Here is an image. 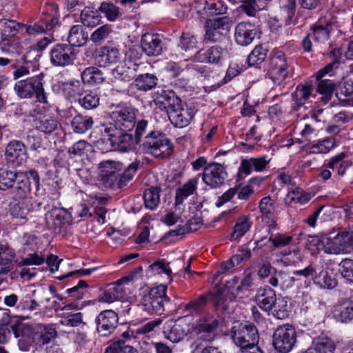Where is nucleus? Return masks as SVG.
Instances as JSON below:
<instances>
[{
    "label": "nucleus",
    "instance_id": "c85d7f7f",
    "mask_svg": "<svg viewBox=\"0 0 353 353\" xmlns=\"http://www.w3.org/2000/svg\"><path fill=\"white\" fill-rule=\"evenodd\" d=\"M197 185L198 179L192 178L184 183L181 188H177L175 194V205H181L189 196L193 194L197 189Z\"/></svg>",
    "mask_w": 353,
    "mask_h": 353
},
{
    "label": "nucleus",
    "instance_id": "c756f323",
    "mask_svg": "<svg viewBox=\"0 0 353 353\" xmlns=\"http://www.w3.org/2000/svg\"><path fill=\"white\" fill-rule=\"evenodd\" d=\"M253 222L249 216L242 215L239 216L233 228V232L230 235V240L237 241L244 236L252 227Z\"/></svg>",
    "mask_w": 353,
    "mask_h": 353
},
{
    "label": "nucleus",
    "instance_id": "f704fd0d",
    "mask_svg": "<svg viewBox=\"0 0 353 353\" xmlns=\"http://www.w3.org/2000/svg\"><path fill=\"white\" fill-rule=\"evenodd\" d=\"M93 125V119L91 117L77 114L71 121V126L76 133L83 134L90 130Z\"/></svg>",
    "mask_w": 353,
    "mask_h": 353
},
{
    "label": "nucleus",
    "instance_id": "052dcab7",
    "mask_svg": "<svg viewBox=\"0 0 353 353\" xmlns=\"http://www.w3.org/2000/svg\"><path fill=\"white\" fill-rule=\"evenodd\" d=\"M331 26L327 24L325 26L322 25L316 26L312 29L311 34L313 39L320 43H323L327 40L329 37Z\"/></svg>",
    "mask_w": 353,
    "mask_h": 353
},
{
    "label": "nucleus",
    "instance_id": "5701e85b",
    "mask_svg": "<svg viewBox=\"0 0 353 353\" xmlns=\"http://www.w3.org/2000/svg\"><path fill=\"white\" fill-rule=\"evenodd\" d=\"M301 281L300 278H295L282 270H276L270 278L268 283L274 288L285 291L292 288L296 281Z\"/></svg>",
    "mask_w": 353,
    "mask_h": 353
},
{
    "label": "nucleus",
    "instance_id": "aec40b11",
    "mask_svg": "<svg viewBox=\"0 0 353 353\" xmlns=\"http://www.w3.org/2000/svg\"><path fill=\"white\" fill-rule=\"evenodd\" d=\"M168 115L174 125L183 128L187 126L193 118V112L190 108L182 107L181 101L174 108L168 110Z\"/></svg>",
    "mask_w": 353,
    "mask_h": 353
},
{
    "label": "nucleus",
    "instance_id": "e2e57ef3",
    "mask_svg": "<svg viewBox=\"0 0 353 353\" xmlns=\"http://www.w3.org/2000/svg\"><path fill=\"white\" fill-rule=\"evenodd\" d=\"M339 266L341 276L353 284V260L345 259L340 263Z\"/></svg>",
    "mask_w": 353,
    "mask_h": 353
},
{
    "label": "nucleus",
    "instance_id": "f03ea898",
    "mask_svg": "<svg viewBox=\"0 0 353 353\" xmlns=\"http://www.w3.org/2000/svg\"><path fill=\"white\" fill-rule=\"evenodd\" d=\"M48 190L49 199L52 200V209L46 214V229L50 232L46 234L51 236L57 233V230L68 223L70 217L67 210L61 207L59 201L60 187L58 181L52 180L48 183Z\"/></svg>",
    "mask_w": 353,
    "mask_h": 353
},
{
    "label": "nucleus",
    "instance_id": "4468645a",
    "mask_svg": "<svg viewBox=\"0 0 353 353\" xmlns=\"http://www.w3.org/2000/svg\"><path fill=\"white\" fill-rule=\"evenodd\" d=\"M118 315L113 310H104L101 312L96 319L97 330L101 336L110 335L118 324Z\"/></svg>",
    "mask_w": 353,
    "mask_h": 353
},
{
    "label": "nucleus",
    "instance_id": "473e14b6",
    "mask_svg": "<svg viewBox=\"0 0 353 353\" xmlns=\"http://www.w3.org/2000/svg\"><path fill=\"white\" fill-rule=\"evenodd\" d=\"M314 283L322 289L332 290L337 285V281L327 270H322L313 277Z\"/></svg>",
    "mask_w": 353,
    "mask_h": 353
},
{
    "label": "nucleus",
    "instance_id": "5fc2aeb1",
    "mask_svg": "<svg viewBox=\"0 0 353 353\" xmlns=\"http://www.w3.org/2000/svg\"><path fill=\"white\" fill-rule=\"evenodd\" d=\"M292 240V236L283 233L272 234L268 239V241L270 242L272 245L275 248L285 247L290 245Z\"/></svg>",
    "mask_w": 353,
    "mask_h": 353
},
{
    "label": "nucleus",
    "instance_id": "f8f14e48",
    "mask_svg": "<svg viewBox=\"0 0 353 353\" xmlns=\"http://www.w3.org/2000/svg\"><path fill=\"white\" fill-rule=\"evenodd\" d=\"M60 26L58 6L52 4L46 8V35L49 36H46V46L59 37L58 30Z\"/></svg>",
    "mask_w": 353,
    "mask_h": 353
},
{
    "label": "nucleus",
    "instance_id": "f257e3e1",
    "mask_svg": "<svg viewBox=\"0 0 353 353\" xmlns=\"http://www.w3.org/2000/svg\"><path fill=\"white\" fill-rule=\"evenodd\" d=\"M139 165L140 162L135 161L124 170L123 164L119 161L108 160L101 162L99 165L101 181L105 187L121 188L133 178Z\"/></svg>",
    "mask_w": 353,
    "mask_h": 353
},
{
    "label": "nucleus",
    "instance_id": "2f4dec72",
    "mask_svg": "<svg viewBox=\"0 0 353 353\" xmlns=\"http://www.w3.org/2000/svg\"><path fill=\"white\" fill-rule=\"evenodd\" d=\"M139 65L134 62L129 61L125 66L119 65L113 70L115 78L124 81H129L135 76V72Z\"/></svg>",
    "mask_w": 353,
    "mask_h": 353
},
{
    "label": "nucleus",
    "instance_id": "bb28decb",
    "mask_svg": "<svg viewBox=\"0 0 353 353\" xmlns=\"http://www.w3.org/2000/svg\"><path fill=\"white\" fill-rule=\"evenodd\" d=\"M31 181L28 174L23 172H18L12 192L16 194L18 199H24L31 190Z\"/></svg>",
    "mask_w": 353,
    "mask_h": 353
},
{
    "label": "nucleus",
    "instance_id": "603ef678",
    "mask_svg": "<svg viewBox=\"0 0 353 353\" xmlns=\"http://www.w3.org/2000/svg\"><path fill=\"white\" fill-rule=\"evenodd\" d=\"M0 26H2L1 37H13L18 32L21 24L14 20L3 19L0 21Z\"/></svg>",
    "mask_w": 353,
    "mask_h": 353
},
{
    "label": "nucleus",
    "instance_id": "7c9ffc66",
    "mask_svg": "<svg viewBox=\"0 0 353 353\" xmlns=\"http://www.w3.org/2000/svg\"><path fill=\"white\" fill-rule=\"evenodd\" d=\"M280 255L281 262L285 266H298L304 258L299 248L281 251Z\"/></svg>",
    "mask_w": 353,
    "mask_h": 353
},
{
    "label": "nucleus",
    "instance_id": "0e129e2a",
    "mask_svg": "<svg viewBox=\"0 0 353 353\" xmlns=\"http://www.w3.org/2000/svg\"><path fill=\"white\" fill-rule=\"evenodd\" d=\"M185 336V332L181 325L175 323L166 334L165 338L172 343H178Z\"/></svg>",
    "mask_w": 353,
    "mask_h": 353
},
{
    "label": "nucleus",
    "instance_id": "c03bdc74",
    "mask_svg": "<svg viewBox=\"0 0 353 353\" xmlns=\"http://www.w3.org/2000/svg\"><path fill=\"white\" fill-rule=\"evenodd\" d=\"M324 242L325 253L332 254L344 253L339 233L333 237L330 235L324 236Z\"/></svg>",
    "mask_w": 353,
    "mask_h": 353
},
{
    "label": "nucleus",
    "instance_id": "dca6fc26",
    "mask_svg": "<svg viewBox=\"0 0 353 353\" xmlns=\"http://www.w3.org/2000/svg\"><path fill=\"white\" fill-rule=\"evenodd\" d=\"M333 316L337 321L343 323L353 321V294L339 301L334 308Z\"/></svg>",
    "mask_w": 353,
    "mask_h": 353
},
{
    "label": "nucleus",
    "instance_id": "37998d69",
    "mask_svg": "<svg viewBox=\"0 0 353 353\" xmlns=\"http://www.w3.org/2000/svg\"><path fill=\"white\" fill-rule=\"evenodd\" d=\"M157 78L152 74L145 73L138 76L134 80L137 88L141 91L152 89L157 83Z\"/></svg>",
    "mask_w": 353,
    "mask_h": 353
},
{
    "label": "nucleus",
    "instance_id": "de8ad7c7",
    "mask_svg": "<svg viewBox=\"0 0 353 353\" xmlns=\"http://www.w3.org/2000/svg\"><path fill=\"white\" fill-rule=\"evenodd\" d=\"M17 173L7 168H0V190L13 189Z\"/></svg>",
    "mask_w": 353,
    "mask_h": 353
},
{
    "label": "nucleus",
    "instance_id": "a878e982",
    "mask_svg": "<svg viewBox=\"0 0 353 353\" xmlns=\"http://www.w3.org/2000/svg\"><path fill=\"white\" fill-rule=\"evenodd\" d=\"M154 102L160 110H165L168 114V110L174 108L178 103H180L181 100L174 92L161 90V92L157 93Z\"/></svg>",
    "mask_w": 353,
    "mask_h": 353
},
{
    "label": "nucleus",
    "instance_id": "58836bf2",
    "mask_svg": "<svg viewBox=\"0 0 353 353\" xmlns=\"http://www.w3.org/2000/svg\"><path fill=\"white\" fill-rule=\"evenodd\" d=\"M212 294H203L200 295L197 299L191 301L184 305L183 310L190 314H199L204 309L210 300Z\"/></svg>",
    "mask_w": 353,
    "mask_h": 353
},
{
    "label": "nucleus",
    "instance_id": "13d9d810",
    "mask_svg": "<svg viewBox=\"0 0 353 353\" xmlns=\"http://www.w3.org/2000/svg\"><path fill=\"white\" fill-rule=\"evenodd\" d=\"M60 323L66 326L77 327L80 324L84 323L83 314L81 312L66 313L61 319Z\"/></svg>",
    "mask_w": 353,
    "mask_h": 353
},
{
    "label": "nucleus",
    "instance_id": "c9c22d12",
    "mask_svg": "<svg viewBox=\"0 0 353 353\" xmlns=\"http://www.w3.org/2000/svg\"><path fill=\"white\" fill-rule=\"evenodd\" d=\"M81 79L83 83L93 85L101 83L103 81L104 77L98 68L88 67L81 73Z\"/></svg>",
    "mask_w": 353,
    "mask_h": 353
},
{
    "label": "nucleus",
    "instance_id": "ddd939ff",
    "mask_svg": "<svg viewBox=\"0 0 353 353\" xmlns=\"http://www.w3.org/2000/svg\"><path fill=\"white\" fill-rule=\"evenodd\" d=\"M228 20L226 17L208 19L205 23V38L210 41H217L228 32Z\"/></svg>",
    "mask_w": 353,
    "mask_h": 353
},
{
    "label": "nucleus",
    "instance_id": "6e6d98bb",
    "mask_svg": "<svg viewBox=\"0 0 353 353\" xmlns=\"http://www.w3.org/2000/svg\"><path fill=\"white\" fill-rule=\"evenodd\" d=\"M79 104L85 109L91 110L99 105V97L93 92H88L79 99Z\"/></svg>",
    "mask_w": 353,
    "mask_h": 353
},
{
    "label": "nucleus",
    "instance_id": "ea45409f",
    "mask_svg": "<svg viewBox=\"0 0 353 353\" xmlns=\"http://www.w3.org/2000/svg\"><path fill=\"white\" fill-rule=\"evenodd\" d=\"M161 188L151 187L145 190L143 194L144 203L146 208L154 210L160 202Z\"/></svg>",
    "mask_w": 353,
    "mask_h": 353
},
{
    "label": "nucleus",
    "instance_id": "f3484780",
    "mask_svg": "<svg viewBox=\"0 0 353 353\" xmlns=\"http://www.w3.org/2000/svg\"><path fill=\"white\" fill-rule=\"evenodd\" d=\"M218 325L219 321L214 316L208 315L201 318L197 321L194 331L200 339L210 341L213 339L212 333L216 329Z\"/></svg>",
    "mask_w": 353,
    "mask_h": 353
},
{
    "label": "nucleus",
    "instance_id": "2eb2a0df",
    "mask_svg": "<svg viewBox=\"0 0 353 353\" xmlns=\"http://www.w3.org/2000/svg\"><path fill=\"white\" fill-rule=\"evenodd\" d=\"M112 125L122 132H128L132 130L135 124V115L134 112L129 108H124L112 112ZM110 124H112L110 123Z\"/></svg>",
    "mask_w": 353,
    "mask_h": 353
},
{
    "label": "nucleus",
    "instance_id": "6e6552de",
    "mask_svg": "<svg viewBox=\"0 0 353 353\" xmlns=\"http://www.w3.org/2000/svg\"><path fill=\"white\" fill-rule=\"evenodd\" d=\"M28 333L23 334L18 344L20 350L28 351L31 345H34L32 353H44V326L42 324L32 325L28 329Z\"/></svg>",
    "mask_w": 353,
    "mask_h": 353
},
{
    "label": "nucleus",
    "instance_id": "20e7f679",
    "mask_svg": "<svg viewBox=\"0 0 353 353\" xmlns=\"http://www.w3.org/2000/svg\"><path fill=\"white\" fill-rule=\"evenodd\" d=\"M100 131L102 135L101 140L107 141V147L105 148L106 152L113 150L127 152L132 148L133 140L127 132L117 129L112 124L103 125Z\"/></svg>",
    "mask_w": 353,
    "mask_h": 353
},
{
    "label": "nucleus",
    "instance_id": "9d476101",
    "mask_svg": "<svg viewBox=\"0 0 353 353\" xmlns=\"http://www.w3.org/2000/svg\"><path fill=\"white\" fill-rule=\"evenodd\" d=\"M291 68L287 62L285 54L276 52L270 59V75L274 83H281L290 74Z\"/></svg>",
    "mask_w": 353,
    "mask_h": 353
},
{
    "label": "nucleus",
    "instance_id": "1a4fd4ad",
    "mask_svg": "<svg viewBox=\"0 0 353 353\" xmlns=\"http://www.w3.org/2000/svg\"><path fill=\"white\" fill-rule=\"evenodd\" d=\"M143 149L148 153H153L159 150L160 154H171L173 145L165 135L158 131H152L145 137L143 143Z\"/></svg>",
    "mask_w": 353,
    "mask_h": 353
},
{
    "label": "nucleus",
    "instance_id": "338daca9",
    "mask_svg": "<svg viewBox=\"0 0 353 353\" xmlns=\"http://www.w3.org/2000/svg\"><path fill=\"white\" fill-rule=\"evenodd\" d=\"M204 10L209 15H219L226 12L227 7L224 6L221 1H205Z\"/></svg>",
    "mask_w": 353,
    "mask_h": 353
},
{
    "label": "nucleus",
    "instance_id": "8fccbe9b",
    "mask_svg": "<svg viewBox=\"0 0 353 353\" xmlns=\"http://www.w3.org/2000/svg\"><path fill=\"white\" fill-rule=\"evenodd\" d=\"M336 143L334 138H325L322 141L314 144L311 147V153L326 154L330 152L334 147Z\"/></svg>",
    "mask_w": 353,
    "mask_h": 353
},
{
    "label": "nucleus",
    "instance_id": "3c124183",
    "mask_svg": "<svg viewBox=\"0 0 353 353\" xmlns=\"http://www.w3.org/2000/svg\"><path fill=\"white\" fill-rule=\"evenodd\" d=\"M334 86L331 80L323 79L318 84L317 91L322 94L321 100L327 103L332 98Z\"/></svg>",
    "mask_w": 353,
    "mask_h": 353
},
{
    "label": "nucleus",
    "instance_id": "72a5a7b5",
    "mask_svg": "<svg viewBox=\"0 0 353 353\" xmlns=\"http://www.w3.org/2000/svg\"><path fill=\"white\" fill-rule=\"evenodd\" d=\"M312 198L310 193L305 192L301 188H296L290 191L285 199V203L289 205L300 204L303 205L307 203Z\"/></svg>",
    "mask_w": 353,
    "mask_h": 353
},
{
    "label": "nucleus",
    "instance_id": "9b49d317",
    "mask_svg": "<svg viewBox=\"0 0 353 353\" xmlns=\"http://www.w3.org/2000/svg\"><path fill=\"white\" fill-rule=\"evenodd\" d=\"M227 176V172L223 165L212 163L205 167L202 179L211 188H217L225 183Z\"/></svg>",
    "mask_w": 353,
    "mask_h": 353
},
{
    "label": "nucleus",
    "instance_id": "bf43d9fd",
    "mask_svg": "<svg viewBox=\"0 0 353 353\" xmlns=\"http://www.w3.org/2000/svg\"><path fill=\"white\" fill-rule=\"evenodd\" d=\"M223 50L217 46L212 47L204 53L199 52V56H204L203 59L209 63H219L222 58Z\"/></svg>",
    "mask_w": 353,
    "mask_h": 353
},
{
    "label": "nucleus",
    "instance_id": "6ab92c4d",
    "mask_svg": "<svg viewBox=\"0 0 353 353\" xmlns=\"http://www.w3.org/2000/svg\"><path fill=\"white\" fill-rule=\"evenodd\" d=\"M256 35L255 26L250 23L241 22L235 28L234 39L237 44L247 46L252 43Z\"/></svg>",
    "mask_w": 353,
    "mask_h": 353
},
{
    "label": "nucleus",
    "instance_id": "412c9836",
    "mask_svg": "<svg viewBox=\"0 0 353 353\" xmlns=\"http://www.w3.org/2000/svg\"><path fill=\"white\" fill-rule=\"evenodd\" d=\"M121 58L122 53L118 48L108 46L99 49L97 60L101 67H106L117 63Z\"/></svg>",
    "mask_w": 353,
    "mask_h": 353
},
{
    "label": "nucleus",
    "instance_id": "a19ab883",
    "mask_svg": "<svg viewBox=\"0 0 353 353\" xmlns=\"http://www.w3.org/2000/svg\"><path fill=\"white\" fill-rule=\"evenodd\" d=\"M125 291L120 284H113L100 296L99 301L105 303H112L123 297Z\"/></svg>",
    "mask_w": 353,
    "mask_h": 353
},
{
    "label": "nucleus",
    "instance_id": "79ce46f5",
    "mask_svg": "<svg viewBox=\"0 0 353 353\" xmlns=\"http://www.w3.org/2000/svg\"><path fill=\"white\" fill-rule=\"evenodd\" d=\"M273 315L279 319H286L290 314V307L288 305V298L283 296H279L274 303V307H272Z\"/></svg>",
    "mask_w": 353,
    "mask_h": 353
},
{
    "label": "nucleus",
    "instance_id": "cd10ccee",
    "mask_svg": "<svg viewBox=\"0 0 353 353\" xmlns=\"http://www.w3.org/2000/svg\"><path fill=\"white\" fill-rule=\"evenodd\" d=\"M270 161V159L267 160L264 157L243 159L239 168V172L248 175L250 174L252 168L257 172H261L266 167Z\"/></svg>",
    "mask_w": 353,
    "mask_h": 353
},
{
    "label": "nucleus",
    "instance_id": "49530a36",
    "mask_svg": "<svg viewBox=\"0 0 353 353\" xmlns=\"http://www.w3.org/2000/svg\"><path fill=\"white\" fill-rule=\"evenodd\" d=\"M89 286L85 281H79L77 285L73 288L66 290L68 296L72 300L80 301L86 297L87 294L89 292Z\"/></svg>",
    "mask_w": 353,
    "mask_h": 353
},
{
    "label": "nucleus",
    "instance_id": "0eeeda50",
    "mask_svg": "<svg viewBox=\"0 0 353 353\" xmlns=\"http://www.w3.org/2000/svg\"><path fill=\"white\" fill-rule=\"evenodd\" d=\"M296 332L288 323L279 326L273 334V346L279 353H289L296 343Z\"/></svg>",
    "mask_w": 353,
    "mask_h": 353
},
{
    "label": "nucleus",
    "instance_id": "774afa93",
    "mask_svg": "<svg viewBox=\"0 0 353 353\" xmlns=\"http://www.w3.org/2000/svg\"><path fill=\"white\" fill-rule=\"evenodd\" d=\"M344 253L350 252L353 250V231L339 232Z\"/></svg>",
    "mask_w": 353,
    "mask_h": 353
},
{
    "label": "nucleus",
    "instance_id": "39448f33",
    "mask_svg": "<svg viewBox=\"0 0 353 353\" xmlns=\"http://www.w3.org/2000/svg\"><path fill=\"white\" fill-rule=\"evenodd\" d=\"M232 338L239 352L248 350V347L256 345L259 336L256 327L251 323H236L232 328Z\"/></svg>",
    "mask_w": 353,
    "mask_h": 353
},
{
    "label": "nucleus",
    "instance_id": "423d86ee",
    "mask_svg": "<svg viewBox=\"0 0 353 353\" xmlns=\"http://www.w3.org/2000/svg\"><path fill=\"white\" fill-rule=\"evenodd\" d=\"M43 73L39 75L17 81L14 87L17 95L21 98H30L34 94L37 101L44 102V91L43 88Z\"/></svg>",
    "mask_w": 353,
    "mask_h": 353
},
{
    "label": "nucleus",
    "instance_id": "09e8293b",
    "mask_svg": "<svg viewBox=\"0 0 353 353\" xmlns=\"http://www.w3.org/2000/svg\"><path fill=\"white\" fill-rule=\"evenodd\" d=\"M336 95L339 100L345 101L348 105L353 106V83L351 81L342 83Z\"/></svg>",
    "mask_w": 353,
    "mask_h": 353
},
{
    "label": "nucleus",
    "instance_id": "4be33fe9",
    "mask_svg": "<svg viewBox=\"0 0 353 353\" xmlns=\"http://www.w3.org/2000/svg\"><path fill=\"white\" fill-rule=\"evenodd\" d=\"M276 292L269 286L260 288L255 296L258 306L265 312H270L276 301Z\"/></svg>",
    "mask_w": 353,
    "mask_h": 353
},
{
    "label": "nucleus",
    "instance_id": "a211bd4d",
    "mask_svg": "<svg viewBox=\"0 0 353 353\" xmlns=\"http://www.w3.org/2000/svg\"><path fill=\"white\" fill-rule=\"evenodd\" d=\"M75 55L71 47L57 45L50 52V61L54 65L65 66L72 63Z\"/></svg>",
    "mask_w": 353,
    "mask_h": 353
},
{
    "label": "nucleus",
    "instance_id": "393cba45",
    "mask_svg": "<svg viewBox=\"0 0 353 353\" xmlns=\"http://www.w3.org/2000/svg\"><path fill=\"white\" fill-rule=\"evenodd\" d=\"M141 48L148 56H158L162 51L161 40L157 34L146 33L141 38Z\"/></svg>",
    "mask_w": 353,
    "mask_h": 353
},
{
    "label": "nucleus",
    "instance_id": "7ed1b4c3",
    "mask_svg": "<svg viewBox=\"0 0 353 353\" xmlns=\"http://www.w3.org/2000/svg\"><path fill=\"white\" fill-rule=\"evenodd\" d=\"M166 292L167 287L165 285H159L150 290L144 291L139 306L148 314L161 315L165 310V304L170 301Z\"/></svg>",
    "mask_w": 353,
    "mask_h": 353
},
{
    "label": "nucleus",
    "instance_id": "4c0bfd02",
    "mask_svg": "<svg viewBox=\"0 0 353 353\" xmlns=\"http://www.w3.org/2000/svg\"><path fill=\"white\" fill-rule=\"evenodd\" d=\"M88 39V34L83 32L81 25L73 26L68 33V41L71 46H81L84 45Z\"/></svg>",
    "mask_w": 353,
    "mask_h": 353
},
{
    "label": "nucleus",
    "instance_id": "680f3d73",
    "mask_svg": "<svg viewBox=\"0 0 353 353\" xmlns=\"http://www.w3.org/2000/svg\"><path fill=\"white\" fill-rule=\"evenodd\" d=\"M69 152L73 154H87L96 151L91 144L84 140H80L73 145Z\"/></svg>",
    "mask_w": 353,
    "mask_h": 353
},
{
    "label": "nucleus",
    "instance_id": "e433bc0d",
    "mask_svg": "<svg viewBox=\"0 0 353 353\" xmlns=\"http://www.w3.org/2000/svg\"><path fill=\"white\" fill-rule=\"evenodd\" d=\"M63 93L68 98L80 96L83 91V83L78 80H70L59 85Z\"/></svg>",
    "mask_w": 353,
    "mask_h": 353
},
{
    "label": "nucleus",
    "instance_id": "864d4df0",
    "mask_svg": "<svg viewBox=\"0 0 353 353\" xmlns=\"http://www.w3.org/2000/svg\"><path fill=\"white\" fill-rule=\"evenodd\" d=\"M267 57V50L261 46H256L249 54L247 61L250 66L257 65L264 61Z\"/></svg>",
    "mask_w": 353,
    "mask_h": 353
},
{
    "label": "nucleus",
    "instance_id": "a18cd8bd",
    "mask_svg": "<svg viewBox=\"0 0 353 353\" xmlns=\"http://www.w3.org/2000/svg\"><path fill=\"white\" fill-rule=\"evenodd\" d=\"M312 345L319 353H334L336 345L327 336H320L313 340Z\"/></svg>",
    "mask_w": 353,
    "mask_h": 353
},
{
    "label": "nucleus",
    "instance_id": "b1692460",
    "mask_svg": "<svg viewBox=\"0 0 353 353\" xmlns=\"http://www.w3.org/2000/svg\"><path fill=\"white\" fill-rule=\"evenodd\" d=\"M16 254L7 243H0V275H5L11 271Z\"/></svg>",
    "mask_w": 353,
    "mask_h": 353
},
{
    "label": "nucleus",
    "instance_id": "69168bd1",
    "mask_svg": "<svg viewBox=\"0 0 353 353\" xmlns=\"http://www.w3.org/2000/svg\"><path fill=\"white\" fill-rule=\"evenodd\" d=\"M100 10L111 21L116 20L119 14V8L113 3L109 2L102 3L100 6Z\"/></svg>",
    "mask_w": 353,
    "mask_h": 353
},
{
    "label": "nucleus",
    "instance_id": "4d7b16f0",
    "mask_svg": "<svg viewBox=\"0 0 353 353\" xmlns=\"http://www.w3.org/2000/svg\"><path fill=\"white\" fill-rule=\"evenodd\" d=\"M82 23L88 27H94L99 23L100 17L97 12L90 8H84L81 13Z\"/></svg>",
    "mask_w": 353,
    "mask_h": 353
}]
</instances>
